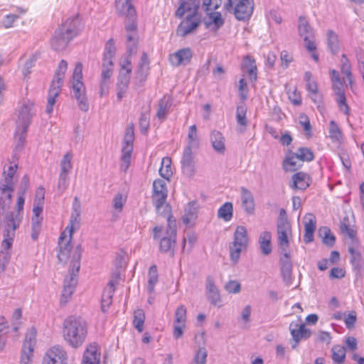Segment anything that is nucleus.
<instances>
[{
    "mask_svg": "<svg viewBox=\"0 0 364 364\" xmlns=\"http://www.w3.org/2000/svg\"><path fill=\"white\" fill-rule=\"evenodd\" d=\"M115 6L119 16L124 18L127 32V52H136L138 44L137 16L132 0H116Z\"/></svg>",
    "mask_w": 364,
    "mask_h": 364,
    "instance_id": "f257e3e1",
    "label": "nucleus"
},
{
    "mask_svg": "<svg viewBox=\"0 0 364 364\" xmlns=\"http://www.w3.org/2000/svg\"><path fill=\"white\" fill-rule=\"evenodd\" d=\"M12 201L0 198V229L3 230L4 245L9 247L16 230L19 228L23 215L9 211Z\"/></svg>",
    "mask_w": 364,
    "mask_h": 364,
    "instance_id": "f03ea898",
    "label": "nucleus"
},
{
    "mask_svg": "<svg viewBox=\"0 0 364 364\" xmlns=\"http://www.w3.org/2000/svg\"><path fill=\"white\" fill-rule=\"evenodd\" d=\"M82 248L77 245L72 255V259L69 267V275L65 278L62 291L60 304H65L71 298L77 283V273L80 268V259Z\"/></svg>",
    "mask_w": 364,
    "mask_h": 364,
    "instance_id": "7ed1b4c3",
    "label": "nucleus"
},
{
    "mask_svg": "<svg viewBox=\"0 0 364 364\" xmlns=\"http://www.w3.org/2000/svg\"><path fill=\"white\" fill-rule=\"evenodd\" d=\"M167 218V228L165 235L162 236L163 227L156 225L153 229V238L159 240V250L163 253H170L171 256L174 254V247L176 241V220L172 219V215Z\"/></svg>",
    "mask_w": 364,
    "mask_h": 364,
    "instance_id": "20e7f679",
    "label": "nucleus"
},
{
    "mask_svg": "<svg viewBox=\"0 0 364 364\" xmlns=\"http://www.w3.org/2000/svg\"><path fill=\"white\" fill-rule=\"evenodd\" d=\"M63 333L65 340L77 348L85 342L87 330L84 320H64Z\"/></svg>",
    "mask_w": 364,
    "mask_h": 364,
    "instance_id": "39448f33",
    "label": "nucleus"
},
{
    "mask_svg": "<svg viewBox=\"0 0 364 364\" xmlns=\"http://www.w3.org/2000/svg\"><path fill=\"white\" fill-rule=\"evenodd\" d=\"M168 191L164 179H156L153 183L152 202L156 213L164 217L171 215V206L166 203Z\"/></svg>",
    "mask_w": 364,
    "mask_h": 364,
    "instance_id": "423d86ee",
    "label": "nucleus"
},
{
    "mask_svg": "<svg viewBox=\"0 0 364 364\" xmlns=\"http://www.w3.org/2000/svg\"><path fill=\"white\" fill-rule=\"evenodd\" d=\"M82 64L77 63L73 73L72 90L74 98L82 111L86 112L89 109V104L86 97L85 87L82 82Z\"/></svg>",
    "mask_w": 364,
    "mask_h": 364,
    "instance_id": "0eeeda50",
    "label": "nucleus"
},
{
    "mask_svg": "<svg viewBox=\"0 0 364 364\" xmlns=\"http://www.w3.org/2000/svg\"><path fill=\"white\" fill-rule=\"evenodd\" d=\"M248 245V235L247 228L240 225L235 229L233 242L230 245V257L231 261L236 264L242 251L246 250Z\"/></svg>",
    "mask_w": 364,
    "mask_h": 364,
    "instance_id": "6e6552de",
    "label": "nucleus"
},
{
    "mask_svg": "<svg viewBox=\"0 0 364 364\" xmlns=\"http://www.w3.org/2000/svg\"><path fill=\"white\" fill-rule=\"evenodd\" d=\"M254 0H228L225 5L227 11H232L239 21L248 20L254 11Z\"/></svg>",
    "mask_w": 364,
    "mask_h": 364,
    "instance_id": "1a4fd4ad",
    "label": "nucleus"
},
{
    "mask_svg": "<svg viewBox=\"0 0 364 364\" xmlns=\"http://www.w3.org/2000/svg\"><path fill=\"white\" fill-rule=\"evenodd\" d=\"M134 139V128L129 127L126 129L123 139V146L122 149L120 168L126 172L130 165L132 153L133 151V142Z\"/></svg>",
    "mask_w": 364,
    "mask_h": 364,
    "instance_id": "9d476101",
    "label": "nucleus"
},
{
    "mask_svg": "<svg viewBox=\"0 0 364 364\" xmlns=\"http://www.w3.org/2000/svg\"><path fill=\"white\" fill-rule=\"evenodd\" d=\"M34 115V103L31 101L23 103L18 109L16 120L17 132L20 131V129H23V132H27L31 122V119Z\"/></svg>",
    "mask_w": 364,
    "mask_h": 364,
    "instance_id": "9b49d317",
    "label": "nucleus"
},
{
    "mask_svg": "<svg viewBox=\"0 0 364 364\" xmlns=\"http://www.w3.org/2000/svg\"><path fill=\"white\" fill-rule=\"evenodd\" d=\"M68 356L64 348L55 345L47 350L42 364H68Z\"/></svg>",
    "mask_w": 364,
    "mask_h": 364,
    "instance_id": "f8f14e48",
    "label": "nucleus"
},
{
    "mask_svg": "<svg viewBox=\"0 0 364 364\" xmlns=\"http://www.w3.org/2000/svg\"><path fill=\"white\" fill-rule=\"evenodd\" d=\"M36 331L31 328L26 335L23 343L20 364H32L31 360L34 346L36 345Z\"/></svg>",
    "mask_w": 364,
    "mask_h": 364,
    "instance_id": "ddd939ff",
    "label": "nucleus"
},
{
    "mask_svg": "<svg viewBox=\"0 0 364 364\" xmlns=\"http://www.w3.org/2000/svg\"><path fill=\"white\" fill-rule=\"evenodd\" d=\"M120 279L119 272H114L112 274L111 279L108 282L107 287L105 288L101 299V309L103 312L107 311V309L110 306L112 302V297L114 293V286L118 284Z\"/></svg>",
    "mask_w": 364,
    "mask_h": 364,
    "instance_id": "4468645a",
    "label": "nucleus"
},
{
    "mask_svg": "<svg viewBox=\"0 0 364 364\" xmlns=\"http://www.w3.org/2000/svg\"><path fill=\"white\" fill-rule=\"evenodd\" d=\"M200 24V16L194 14H188L176 29L178 36L185 37L196 31Z\"/></svg>",
    "mask_w": 364,
    "mask_h": 364,
    "instance_id": "2eb2a0df",
    "label": "nucleus"
},
{
    "mask_svg": "<svg viewBox=\"0 0 364 364\" xmlns=\"http://www.w3.org/2000/svg\"><path fill=\"white\" fill-rule=\"evenodd\" d=\"M277 230L278 235V245L280 252L289 250V235L291 232V225L289 221H277Z\"/></svg>",
    "mask_w": 364,
    "mask_h": 364,
    "instance_id": "dca6fc26",
    "label": "nucleus"
},
{
    "mask_svg": "<svg viewBox=\"0 0 364 364\" xmlns=\"http://www.w3.org/2000/svg\"><path fill=\"white\" fill-rule=\"evenodd\" d=\"M279 259L281 274L287 286H290L292 281V262L289 251L280 252Z\"/></svg>",
    "mask_w": 364,
    "mask_h": 364,
    "instance_id": "f3484780",
    "label": "nucleus"
},
{
    "mask_svg": "<svg viewBox=\"0 0 364 364\" xmlns=\"http://www.w3.org/2000/svg\"><path fill=\"white\" fill-rule=\"evenodd\" d=\"M80 21L77 16L69 18L57 29L68 37L70 41L80 32Z\"/></svg>",
    "mask_w": 364,
    "mask_h": 364,
    "instance_id": "a211bd4d",
    "label": "nucleus"
},
{
    "mask_svg": "<svg viewBox=\"0 0 364 364\" xmlns=\"http://www.w3.org/2000/svg\"><path fill=\"white\" fill-rule=\"evenodd\" d=\"M292 321L290 323V331L294 343H291L292 348L295 349L302 338H308L311 336V331L306 328L304 323H299L298 321Z\"/></svg>",
    "mask_w": 364,
    "mask_h": 364,
    "instance_id": "6ab92c4d",
    "label": "nucleus"
},
{
    "mask_svg": "<svg viewBox=\"0 0 364 364\" xmlns=\"http://www.w3.org/2000/svg\"><path fill=\"white\" fill-rule=\"evenodd\" d=\"M193 57V51L190 48H184L178 50L169 55V61L173 66L186 65Z\"/></svg>",
    "mask_w": 364,
    "mask_h": 364,
    "instance_id": "aec40b11",
    "label": "nucleus"
},
{
    "mask_svg": "<svg viewBox=\"0 0 364 364\" xmlns=\"http://www.w3.org/2000/svg\"><path fill=\"white\" fill-rule=\"evenodd\" d=\"M73 234H70L68 237L65 232L61 233L58 239L59 251L58 254V260L60 262H66L71 251V237Z\"/></svg>",
    "mask_w": 364,
    "mask_h": 364,
    "instance_id": "412c9836",
    "label": "nucleus"
},
{
    "mask_svg": "<svg viewBox=\"0 0 364 364\" xmlns=\"http://www.w3.org/2000/svg\"><path fill=\"white\" fill-rule=\"evenodd\" d=\"M101 353L98 346L94 343L86 348L84 351L81 364H100Z\"/></svg>",
    "mask_w": 364,
    "mask_h": 364,
    "instance_id": "4be33fe9",
    "label": "nucleus"
},
{
    "mask_svg": "<svg viewBox=\"0 0 364 364\" xmlns=\"http://www.w3.org/2000/svg\"><path fill=\"white\" fill-rule=\"evenodd\" d=\"M182 172L186 176L191 178L196 172L194 156L192 151L185 149L181 159Z\"/></svg>",
    "mask_w": 364,
    "mask_h": 364,
    "instance_id": "5701e85b",
    "label": "nucleus"
},
{
    "mask_svg": "<svg viewBox=\"0 0 364 364\" xmlns=\"http://www.w3.org/2000/svg\"><path fill=\"white\" fill-rule=\"evenodd\" d=\"M200 0H181L180 6L176 11L175 15L178 18H182L186 12H190V14L198 16V10L199 9Z\"/></svg>",
    "mask_w": 364,
    "mask_h": 364,
    "instance_id": "b1692460",
    "label": "nucleus"
},
{
    "mask_svg": "<svg viewBox=\"0 0 364 364\" xmlns=\"http://www.w3.org/2000/svg\"><path fill=\"white\" fill-rule=\"evenodd\" d=\"M311 183L310 176L304 172L299 171L291 176V183L289 186L292 189H298L301 191L306 190Z\"/></svg>",
    "mask_w": 364,
    "mask_h": 364,
    "instance_id": "393cba45",
    "label": "nucleus"
},
{
    "mask_svg": "<svg viewBox=\"0 0 364 364\" xmlns=\"http://www.w3.org/2000/svg\"><path fill=\"white\" fill-rule=\"evenodd\" d=\"M205 289L209 301L214 306L218 305L221 302V298L219 290L215 284L214 279L211 276L206 278Z\"/></svg>",
    "mask_w": 364,
    "mask_h": 364,
    "instance_id": "a878e982",
    "label": "nucleus"
},
{
    "mask_svg": "<svg viewBox=\"0 0 364 364\" xmlns=\"http://www.w3.org/2000/svg\"><path fill=\"white\" fill-rule=\"evenodd\" d=\"M210 140L215 152L224 154L226 151L225 139L223 134L217 130H213L210 134Z\"/></svg>",
    "mask_w": 364,
    "mask_h": 364,
    "instance_id": "bb28decb",
    "label": "nucleus"
},
{
    "mask_svg": "<svg viewBox=\"0 0 364 364\" xmlns=\"http://www.w3.org/2000/svg\"><path fill=\"white\" fill-rule=\"evenodd\" d=\"M307 220L304 225L305 233L304 235V241L308 244L314 240V233L316 230V218L311 213H308L305 216Z\"/></svg>",
    "mask_w": 364,
    "mask_h": 364,
    "instance_id": "cd10ccee",
    "label": "nucleus"
},
{
    "mask_svg": "<svg viewBox=\"0 0 364 364\" xmlns=\"http://www.w3.org/2000/svg\"><path fill=\"white\" fill-rule=\"evenodd\" d=\"M132 73L131 60L127 59V65H122L119 72L117 87H128Z\"/></svg>",
    "mask_w": 364,
    "mask_h": 364,
    "instance_id": "c85d7f7f",
    "label": "nucleus"
},
{
    "mask_svg": "<svg viewBox=\"0 0 364 364\" xmlns=\"http://www.w3.org/2000/svg\"><path fill=\"white\" fill-rule=\"evenodd\" d=\"M18 168V165L14 164L10 166L7 169H4L2 173V178L0 181V184L2 185V188L5 190L9 188V186L15 187V181L14 180V175Z\"/></svg>",
    "mask_w": 364,
    "mask_h": 364,
    "instance_id": "c756f323",
    "label": "nucleus"
},
{
    "mask_svg": "<svg viewBox=\"0 0 364 364\" xmlns=\"http://www.w3.org/2000/svg\"><path fill=\"white\" fill-rule=\"evenodd\" d=\"M70 40L66 37L60 31L55 30L54 36L51 38V46L57 51L64 50Z\"/></svg>",
    "mask_w": 364,
    "mask_h": 364,
    "instance_id": "7c9ffc66",
    "label": "nucleus"
},
{
    "mask_svg": "<svg viewBox=\"0 0 364 364\" xmlns=\"http://www.w3.org/2000/svg\"><path fill=\"white\" fill-rule=\"evenodd\" d=\"M242 205L245 211L252 214L255 210V201L252 193L245 188H242Z\"/></svg>",
    "mask_w": 364,
    "mask_h": 364,
    "instance_id": "2f4dec72",
    "label": "nucleus"
},
{
    "mask_svg": "<svg viewBox=\"0 0 364 364\" xmlns=\"http://www.w3.org/2000/svg\"><path fill=\"white\" fill-rule=\"evenodd\" d=\"M68 69V63L65 60H62L55 73V75L53 80L51 82L50 85H54L55 87L59 85L60 88L62 87L63 85V80L65 77V73Z\"/></svg>",
    "mask_w": 364,
    "mask_h": 364,
    "instance_id": "473e14b6",
    "label": "nucleus"
},
{
    "mask_svg": "<svg viewBox=\"0 0 364 364\" xmlns=\"http://www.w3.org/2000/svg\"><path fill=\"white\" fill-rule=\"evenodd\" d=\"M198 217V207L196 201H191L188 203L185 208L184 215L182 217L183 222L188 225Z\"/></svg>",
    "mask_w": 364,
    "mask_h": 364,
    "instance_id": "72a5a7b5",
    "label": "nucleus"
},
{
    "mask_svg": "<svg viewBox=\"0 0 364 364\" xmlns=\"http://www.w3.org/2000/svg\"><path fill=\"white\" fill-rule=\"evenodd\" d=\"M341 233L348 236L352 240L351 244H359V241L356 237V232L350 227L349 219L348 217H344L341 220L339 226Z\"/></svg>",
    "mask_w": 364,
    "mask_h": 364,
    "instance_id": "f704fd0d",
    "label": "nucleus"
},
{
    "mask_svg": "<svg viewBox=\"0 0 364 364\" xmlns=\"http://www.w3.org/2000/svg\"><path fill=\"white\" fill-rule=\"evenodd\" d=\"M358 244H350L348 246V252L350 254V262L355 270L360 271L362 267V256L359 251L355 250Z\"/></svg>",
    "mask_w": 364,
    "mask_h": 364,
    "instance_id": "c9c22d12",
    "label": "nucleus"
},
{
    "mask_svg": "<svg viewBox=\"0 0 364 364\" xmlns=\"http://www.w3.org/2000/svg\"><path fill=\"white\" fill-rule=\"evenodd\" d=\"M328 48L332 55H337L340 50V41L338 35L332 30L327 32Z\"/></svg>",
    "mask_w": 364,
    "mask_h": 364,
    "instance_id": "e433bc0d",
    "label": "nucleus"
},
{
    "mask_svg": "<svg viewBox=\"0 0 364 364\" xmlns=\"http://www.w3.org/2000/svg\"><path fill=\"white\" fill-rule=\"evenodd\" d=\"M271 238V233L267 231L262 232L259 235V246L262 253L264 255H268L272 252Z\"/></svg>",
    "mask_w": 364,
    "mask_h": 364,
    "instance_id": "4c0bfd02",
    "label": "nucleus"
},
{
    "mask_svg": "<svg viewBox=\"0 0 364 364\" xmlns=\"http://www.w3.org/2000/svg\"><path fill=\"white\" fill-rule=\"evenodd\" d=\"M81 205L79 201V199L77 196L74 198V202L73 204V212L71 214V218L70 221V235L73 234V228L75 225H79L80 223V215L81 213Z\"/></svg>",
    "mask_w": 364,
    "mask_h": 364,
    "instance_id": "58836bf2",
    "label": "nucleus"
},
{
    "mask_svg": "<svg viewBox=\"0 0 364 364\" xmlns=\"http://www.w3.org/2000/svg\"><path fill=\"white\" fill-rule=\"evenodd\" d=\"M171 107V101L169 97L164 96L159 102V108L156 116L160 119H165Z\"/></svg>",
    "mask_w": 364,
    "mask_h": 364,
    "instance_id": "ea45409f",
    "label": "nucleus"
},
{
    "mask_svg": "<svg viewBox=\"0 0 364 364\" xmlns=\"http://www.w3.org/2000/svg\"><path fill=\"white\" fill-rule=\"evenodd\" d=\"M298 28L299 33L304 40H308V38H314L313 29L305 18L299 17Z\"/></svg>",
    "mask_w": 364,
    "mask_h": 364,
    "instance_id": "a19ab883",
    "label": "nucleus"
},
{
    "mask_svg": "<svg viewBox=\"0 0 364 364\" xmlns=\"http://www.w3.org/2000/svg\"><path fill=\"white\" fill-rule=\"evenodd\" d=\"M200 141L197 134V127L193 124L189 127L188 133V144L185 149H188L192 151L193 149H198L199 147Z\"/></svg>",
    "mask_w": 364,
    "mask_h": 364,
    "instance_id": "79ce46f5",
    "label": "nucleus"
},
{
    "mask_svg": "<svg viewBox=\"0 0 364 364\" xmlns=\"http://www.w3.org/2000/svg\"><path fill=\"white\" fill-rule=\"evenodd\" d=\"M233 216V205L231 202L225 203L218 210V218L225 222L232 220Z\"/></svg>",
    "mask_w": 364,
    "mask_h": 364,
    "instance_id": "37998d69",
    "label": "nucleus"
},
{
    "mask_svg": "<svg viewBox=\"0 0 364 364\" xmlns=\"http://www.w3.org/2000/svg\"><path fill=\"white\" fill-rule=\"evenodd\" d=\"M15 237H12V240L10 242V245L9 247H6L4 245V240L1 242V247L3 250L0 252V269L1 271H4L6 269V266L9 264L10 258H11V253L9 252V250L12 247V244L14 242Z\"/></svg>",
    "mask_w": 364,
    "mask_h": 364,
    "instance_id": "c03bdc74",
    "label": "nucleus"
},
{
    "mask_svg": "<svg viewBox=\"0 0 364 364\" xmlns=\"http://www.w3.org/2000/svg\"><path fill=\"white\" fill-rule=\"evenodd\" d=\"M113 58L114 57L104 55L102 65L101 77L104 78H110L113 72Z\"/></svg>",
    "mask_w": 364,
    "mask_h": 364,
    "instance_id": "a18cd8bd",
    "label": "nucleus"
},
{
    "mask_svg": "<svg viewBox=\"0 0 364 364\" xmlns=\"http://www.w3.org/2000/svg\"><path fill=\"white\" fill-rule=\"evenodd\" d=\"M159 282V274L156 265L154 264L149 267L148 272V285L147 290L149 294L154 291V287Z\"/></svg>",
    "mask_w": 364,
    "mask_h": 364,
    "instance_id": "49530a36",
    "label": "nucleus"
},
{
    "mask_svg": "<svg viewBox=\"0 0 364 364\" xmlns=\"http://www.w3.org/2000/svg\"><path fill=\"white\" fill-rule=\"evenodd\" d=\"M318 235L322 239V242L323 244L329 246L333 247L335 241L336 237L332 234L331 230L327 227H321L318 230Z\"/></svg>",
    "mask_w": 364,
    "mask_h": 364,
    "instance_id": "de8ad7c7",
    "label": "nucleus"
},
{
    "mask_svg": "<svg viewBox=\"0 0 364 364\" xmlns=\"http://www.w3.org/2000/svg\"><path fill=\"white\" fill-rule=\"evenodd\" d=\"M296 155L294 152H290L289 155L287 156L283 161L282 167L285 171L293 172L298 169L299 166L296 165Z\"/></svg>",
    "mask_w": 364,
    "mask_h": 364,
    "instance_id": "09e8293b",
    "label": "nucleus"
},
{
    "mask_svg": "<svg viewBox=\"0 0 364 364\" xmlns=\"http://www.w3.org/2000/svg\"><path fill=\"white\" fill-rule=\"evenodd\" d=\"M346 358V348L337 345L332 348V359L336 364L343 363Z\"/></svg>",
    "mask_w": 364,
    "mask_h": 364,
    "instance_id": "8fccbe9b",
    "label": "nucleus"
},
{
    "mask_svg": "<svg viewBox=\"0 0 364 364\" xmlns=\"http://www.w3.org/2000/svg\"><path fill=\"white\" fill-rule=\"evenodd\" d=\"M171 160L169 157H164L161 161V166L159 168V174L161 177L168 180L173 173L171 168Z\"/></svg>",
    "mask_w": 364,
    "mask_h": 364,
    "instance_id": "3c124183",
    "label": "nucleus"
},
{
    "mask_svg": "<svg viewBox=\"0 0 364 364\" xmlns=\"http://www.w3.org/2000/svg\"><path fill=\"white\" fill-rule=\"evenodd\" d=\"M299 160L310 162L314 160V154L311 149L307 147H300L295 152Z\"/></svg>",
    "mask_w": 364,
    "mask_h": 364,
    "instance_id": "603ef678",
    "label": "nucleus"
},
{
    "mask_svg": "<svg viewBox=\"0 0 364 364\" xmlns=\"http://www.w3.org/2000/svg\"><path fill=\"white\" fill-rule=\"evenodd\" d=\"M334 89L336 90V92L338 95V104L339 105L341 111L344 112L346 114H349V107L346 104V98L344 92L341 90V87H337L334 85Z\"/></svg>",
    "mask_w": 364,
    "mask_h": 364,
    "instance_id": "864d4df0",
    "label": "nucleus"
},
{
    "mask_svg": "<svg viewBox=\"0 0 364 364\" xmlns=\"http://www.w3.org/2000/svg\"><path fill=\"white\" fill-rule=\"evenodd\" d=\"M72 159L73 154L71 152H68L63 156L60 164V173L69 174L73 168Z\"/></svg>",
    "mask_w": 364,
    "mask_h": 364,
    "instance_id": "5fc2aeb1",
    "label": "nucleus"
},
{
    "mask_svg": "<svg viewBox=\"0 0 364 364\" xmlns=\"http://www.w3.org/2000/svg\"><path fill=\"white\" fill-rule=\"evenodd\" d=\"M341 73L346 76L349 82L351 84L352 83L351 65H350V61L346 54H343L341 55Z\"/></svg>",
    "mask_w": 364,
    "mask_h": 364,
    "instance_id": "6e6d98bb",
    "label": "nucleus"
},
{
    "mask_svg": "<svg viewBox=\"0 0 364 364\" xmlns=\"http://www.w3.org/2000/svg\"><path fill=\"white\" fill-rule=\"evenodd\" d=\"M210 21L205 22L206 28H209L210 24H214V30H218L224 24V20L223 19L220 13L215 12L210 14Z\"/></svg>",
    "mask_w": 364,
    "mask_h": 364,
    "instance_id": "4d7b16f0",
    "label": "nucleus"
},
{
    "mask_svg": "<svg viewBox=\"0 0 364 364\" xmlns=\"http://www.w3.org/2000/svg\"><path fill=\"white\" fill-rule=\"evenodd\" d=\"M149 61L148 59L147 54L144 52L141 54L140 62L137 69V75H139L141 77H144L146 74V71L149 69Z\"/></svg>",
    "mask_w": 364,
    "mask_h": 364,
    "instance_id": "13d9d810",
    "label": "nucleus"
},
{
    "mask_svg": "<svg viewBox=\"0 0 364 364\" xmlns=\"http://www.w3.org/2000/svg\"><path fill=\"white\" fill-rule=\"evenodd\" d=\"M329 136L333 141H338L342 139L341 129L334 121L329 123Z\"/></svg>",
    "mask_w": 364,
    "mask_h": 364,
    "instance_id": "bf43d9fd",
    "label": "nucleus"
},
{
    "mask_svg": "<svg viewBox=\"0 0 364 364\" xmlns=\"http://www.w3.org/2000/svg\"><path fill=\"white\" fill-rule=\"evenodd\" d=\"M246 107L245 105H238L237 107L236 119L237 124L246 127L247 122L246 119Z\"/></svg>",
    "mask_w": 364,
    "mask_h": 364,
    "instance_id": "052dcab7",
    "label": "nucleus"
},
{
    "mask_svg": "<svg viewBox=\"0 0 364 364\" xmlns=\"http://www.w3.org/2000/svg\"><path fill=\"white\" fill-rule=\"evenodd\" d=\"M60 92L61 88H60L59 85L56 87L54 85H50L48 90V105H54L55 103V100L60 95Z\"/></svg>",
    "mask_w": 364,
    "mask_h": 364,
    "instance_id": "680f3d73",
    "label": "nucleus"
},
{
    "mask_svg": "<svg viewBox=\"0 0 364 364\" xmlns=\"http://www.w3.org/2000/svg\"><path fill=\"white\" fill-rule=\"evenodd\" d=\"M184 320H176L173 323V337L178 339L183 336L185 329Z\"/></svg>",
    "mask_w": 364,
    "mask_h": 364,
    "instance_id": "e2e57ef3",
    "label": "nucleus"
},
{
    "mask_svg": "<svg viewBox=\"0 0 364 364\" xmlns=\"http://www.w3.org/2000/svg\"><path fill=\"white\" fill-rule=\"evenodd\" d=\"M208 356V352L205 347H199L196 354L194 356V363L196 364H205Z\"/></svg>",
    "mask_w": 364,
    "mask_h": 364,
    "instance_id": "0e129e2a",
    "label": "nucleus"
},
{
    "mask_svg": "<svg viewBox=\"0 0 364 364\" xmlns=\"http://www.w3.org/2000/svg\"><path fill=\"white\" fill-rule=\"evenodd\" d=\"M149 127V114L143 112L139 118V128L142 134H146Z\"/></svg>",
    "mask_w": 364,
    "mask_h": 364,
    "instance_id": "69168bd1",
    "label": "nucleus"
},
{
    "mask_svg": "<svg viewBox=\"0 0 364 364\" xmlns=\"http://www.w3.org/2000/svg\"><path fill=\"white\" fill-rule=\"evenodd\" d=\"M287 95L289 100L294 105H300L301 104V97L299 92H297L296 88L294 87L292 90L289 89L287 91Z\"/></svg>",
    "mask_w": 364,
    "mask_h": 364,
    "instance_id": "338daca9",
    "label": "nucleus"
},
{
    "mask_svg": "<svg viewBox=\"0 0 364 364\" xmlns=\"http://www.w3.org/2000/svg\"><path fill=\"white\" fill-rule=\"evenodd\" d=\"M225 290L231 294L239 293L241 290V285L239 282L236 280H230L225 286Z\"/></svg>",
    "mask_w": 364,
    "mask_h": 364,
    "instance_id": "774afa93",
    "label": "nucleus"
}]
</instances>
